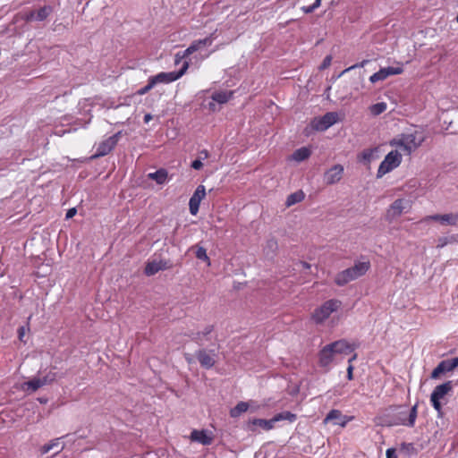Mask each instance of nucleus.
<instances>
[{"label":"nucleus","mask_w":458,"mask_h":458,"mask_svg":"<svg viewBox=\"0 0 458 458\" xmlns=\"http://www.w3.org/2000/svg\"><path fill=\"white\" fill-rule=\"evenodd\" d=\"M384 416V423L386 426L403 425L410 428L414 427L418 416V404L411 409L406 406H390Z\"/></svg>","instance_id":"nucleus-1"},{"label":"nucleus","mask_w":458,"mask_h":458,"mask_svg":"<svg viewBox=\"0 0 458 458\" xmlns=\"http://www.w3.org/2000/svg\"><path fill=\"white\" fill-rule=\"evenodd\" d=\"M369 268V261H358L352 267L339 272L335 276V283L339 286H344L349 282L364 276Z\"/></svg>","instance_id":"nucleus-2"},{"label":"nucleus","mask_w":458,"mask_h":458,"mask_svg":"<svg viewBox=\"0 0 458 458\" xmlns=\"http://www.w3.org/2000/svg\"><path fill=\"white\" fill-rule=\"evenodd\" d=\"M424 141L423 137H418L417 131L412 133H403L398 139H394L391 141L392 146L403 148L407 154L419 148Z\"/></svg>","instance_id":"nucleus-3"},{"label":"nucleus","mask_w":458,"mask_h":458,"mask_svg":"<svg viewBox=\"0 0 458 458\" xmlns=\"http://www.w3.org/2000/svg\"><path fill=\"white\" fill-rule=\"evenodd\" d=\"M219 348L220 345L217 344L216 348H199L198 351H196L195 358L203 369H210L215 366L218 358Z\"/></svg>","instance_id":"nucleus-4"},{"label":"nucleus","mask_w":458,"mask_h":458,"mask_svg":"<svg viewBox=\"0 0 458 458\" xmlns=\"http://www.w3.org/2000/svg\"><path fill=\"white\" fill-rule=\"evenodd\" d=\"M453 381H446L437 386L430 395V402L434 409L437 411L438 416H442V403L440 402L446 394L453 390Z\"/></svg>","instance_id":"nucleus-5"},{"label":"nucleus","mask_w":458,"mask_h":458,"mask_svg":"<svg viewBox=\"0 0 458 458\" xmlns=\"http://www.w3.org/2000/svg\"><path fill=\"white\" fill-rule=\"evenodd\" d=\"M402 162V155L397 150L390 151L379 165L377 178L383 177L386 174L398 167Z\"/></svg>","instance_id":"nucleus-6"},{"label":"nucleus","mask_w":458,"mask_h":458,"mask_svg":"<svg viewBox=\"0 0 458 458\" xmlns=\"http://www.w3.org/2000/svg\"><path fill=\"white\" fill-rule=\"evenodd\" d=\"M340 305L341 301L338 300H328L314 310L312 318L316 323H322L324 320L328 318L329 316L340 307Z\"/></svg>","instance_id":"nucleus-7"},{"label":"nucleus","mask_w":458,"mask_h":458,"mask_svg":"<svg viewBox=\"0 0 458 458\" xmlns=\"http://www.w3.org/2000/svg\"><path fill=\"white\" fill-rule=\"evenodd\" d=\"M188 67V62H184L182 68L179 71L170 72H162L155 76H151L150 79L152 80V83H154L155 86L157 83H170L180 79L186 72Z\"/></svg>","instance_id":"nucleus-8"},{"label":"nucleus","mask_w":458,"mask_h":458,"mask_svg":"<svg viewBox=\"0 0 458 458\" xmlns=\"http://www.w3.org/2000/svg\"><path fill=\"white\" fill-rule=\"evenodd\" d=\"M338 120V114L335 112H328L325 114L321 117H315L310 125L313 130L318 131H324L327 130L330 126L334 125Z\"/></svg>","instance_id":"nucleus-9"},{"label":"nucleus","mask_w":458,"mask_h":458,"mask_svg":"<svg viewBox=\"0 0 458 458\" xmlns=\"http://www.w3.org/2000/svg\"><path fill=\"white\" fill-rule=\"evenodd\" d=\"M120 136H121V132L119 131V132L112 135L111 137L107 138L104 141H102L98 145L96 153L91 157V158L92 159L98 158V157H104V156L107 155L108 153H110L112 151V149L116 146Z\"/></svg>","instance_id":"nucleus-10"},{"label":"nucleus","mask_w":458,"mask_h":458,"mask_svg":"<svg viewBox=\"0 0 458 458\" xmlns=\"http://www.w3.org/2000/svg\"><path fill=\"white\" fill-rule=\"evenodd\" d=\"M214 328L215 327L213 325H208L206 326L201 331H188L185 333V335L190 337L198 345L203 346L205 341L211 340V334L214 331Z\"/></svg>","instance_id":"nucleus-11"},{"label":"nucleus","mask_w":458,"mask_h":458,"mask_svg":"<svg viewBox=\"0 0 458 458\" xmlns=\"http://www.w3.org/2000/svg\"><path fill=\"white\" fill-rule=\"evenodd\" d=\"M458 367V357L450 360H444L440 361L437 366L432 370L430 377L433 379L438 378L442 374L451 372Z\"/></svg>","instance_id":"nucleus-12"},{"label":"nucleus","mask_w":458,"mask_h":458,"mask_svg":"<svg viewBox=\"0 0 458 458\" xmlns=\"http://www.w3.org/2000/svg\"><path fill=\"white\" fill-rule=\"evenodd\" d=\"M206 196V190L203 185H199L189 201L190 213L193 216L197 215L199 209V204Z\"/></svg>","instance_id":"nucleus-13"},{"label":"nucleus","mask_w":458,"mask_h":458,"mask_svg":"<svg viewBox=\"0 0 458 458\" xmlns=\"http://www.w3.org/2000/svg\"><path fill=\"white\" fill-rule=\"evenodd\" d=\"M403 69L402 67H386L381 68L378 72L372 74L369 78L370 82L375 83L379 81L386 80L390 75H396L403 73Z\"/></svg>","instance_id":"nucleus-14"},{"label":"nucleus","mask_w":458,"mask_h":458,"mask_svg":"<svg viewBox=\"0 0 458 458\" xmlns=\"http://www.w3.org/2000/svg\"><path fill=\"white\" fill-rule=\"evenodd\" d=\"M343 174V165H335L325 173L324 180L327 184H334L338 182L342 179Z\"/></svg>","instance_id":"nucleus-15"},{"label":"nucleus","mask_w":458,"mask_h":458,"mask_svg":"<svg viewBox=\"0 0 458 458\" xmlns=\"http://www.w3.org/2000/svg\"><path fill=\"white\" fill-rule=\"evenodd\" d=\"M52 12V8L48 5H45L38 11H29L24 13V19L26 21H44Z\"/></svg>","instance_id":"nucleus-16"},{"label":"nucleus","mask_w":458,"mask_h":458,"mask_svg":"<svg viewBox=\"0 0 458 458\" xmlns=\"http://www.w3.org/2000/svg\"><path fill=\"white\" fill-rule=\"evenodd\" d=\"M256 427H259L262 429L268 431L275 427V423L273 419L265 420V419H253L250 420L247 423V429L250 431H256Z\"/></svg>","instance_id":"nucleus-17"},{"label":"nucleus","mask_w":458,"mask_h":458,"mask_svg":"<svg viewBox=\"0 0 458 458\" xmlns=\"http://www.w3.org/2000/svg\"><path fill=\"white\" fill-rule=\"evenodd\" d=\"M426 220L437 221L442 225H455L458 223V214L457 213H449V214H444V215L436 214V215L427 216Z\"/></svg>","instance_id":"nucleus-18"},{"label":"nucleus","mask_w":458,"mask_h":458,"mask_svg":"<svg viewBox=\"0 0 458 458\" xmlns=\"http://www.w3.org/2000/svg\"><path fill=\"white\" fill-rule=\"evenodd\" d=\"M278 250V242L274 236L269 237L266 241V244L263 247V253L267 259L273 260Z\"/></svg>","instance_id":"nucleus-19"},{"label":"nucleus","mask_w":458,"mask_h":458,"mask_svg":"<svg viewBox=\"0 0 458 458\" xmlns=\"http://www.w3.org/2000/svg\"><path fill=\"white\" fill-rule=\"evenodd\" d=\"M330 348L333 350L334 354H351L353 352V348L345 340L335 341L329 344Z\"/></svg>","instance_id":"nucleus-20"},{"label":"nucleus","mask_w":458,"mask_h":458,"mask_svg":"<svg viewBox=\"0 0 458 458\" xmlns=\"http://www.w3.org/2000/svg\"><path fill=\"white\" fill-rule=\"evenodd\" d=\"M325 423L333 422L335 425L344 427L347 423L345 417L342 415V412L338 410L330 411L324 420Z\"/></svg>","instance_id":"nucleus-21"},{"label":"nucleus","mask_w":458,"mask_h":458,"mask_svg":"<svg viewBox=\"0 0 458 458\" xmlns=\"http://www.w3.org/2000/svg\"><path fill=\"white\" fill-rule=\"evenodd\" d=\"M404 200L402 199H395L387 210V217L389 219H394L399 216L404 209Z\"/></svg>","instance_id":"nucleus-22"},{"label":"nucleus","mask_w":458,"mask_h":458,"mask_svg":"<svg viewBox=\"0 0 458 458\" xmlns=\"http://www.w3.org/2000/svg\"><path fill=\"white\" fill-rule=\"evenodd\" d=\"M334 355L333 350L329 344H327L319 352V365L321 367H327L333 361Z\"/></svg>","instance_id":"nucleus-23"},{"label":"nucleus","mask_w":458,"mask_h":458,"mask_svg":"<svg viewBox=\"0 0 458 458\" xmlns=\"http://www.w3.org/2000/svg\"><path fill=\"white\" fill-rule=\"evenodd\" d=\"M191 438L204 445H209L213 441V437L208 436L205 430H193L191 434Z\"/></svg>","instance_id":"nucleus-24"},{"label":"nucleus","mask_w":458,"mask_h":458,"mask_svg":"<svg viewBox=\"0 0 458 458\" xmlns=\"http://www.w3.org/2000/svg\"><path fill=\"white\" fill-rule=\"evenodd\" d=\"M233 96V91H216L212 94L211 98L213 101L219 104L227 103Z\"/></svg>","instance_id":"nucleus-25"},{"label":"nucleus","mask_w":458,"mask_h":458,"mask_svg":"<svg viewBox=\"0 0 458 458\" xmlns=\"http://www.w3.org/2000/svg\"><path fill=\"white\" fill-rule=\"evenodd\" d=\"M168 173L165 169H158L154 173L148 174V178L156 181L157 184H164L166 182Z\"/></svg>","instance_id":"nucleus-26"},{"label":"nucleus","mask_w":458,"mask_h":458,"mask_svg":"<svg viewBox=\"0 0 458 458\" xmlns=\"http://www.w3.org/2000/svg\"><path fill=\"white\" fill-rule=\"evenodd\" d=\"M304 199V193L302 191H297L293 193H291L287 199H286V201H285V206L286 207H291L296 203H299L301 202L302 199Z\"/></svg>","instance_id":"nucleus-27"},{"label":"nucleus","mask_w":458,"mask_h":458,"mask_svg":"<svg viewBox=\"0 0 458 458\" xmlns=\"http://www.w3.org/2000/svg\"><path fill=\"white\" fill-rule=\"evenodd\" d=\"M272 419L274 423L281 420H288L290 422H293L297 419V416L296 414L286 411L276 414Z\"/></svg>","instance_id":"nucleus-28"},{"label":"nucleus","mask_w":458,"mask_h":458,"mask_svg":"<svg viewBox=\"0 0 458 458\" xmlns=\"http://www.w3.org/2000/svg\"><path fill=\"white\" fill-rule=\"evenodd\" d=\"M249 409V403L246 402H239L233 409L230 411V416L232 418L239 417L242 412L247 411Z\"/></svg>","instance_id":"nucleus-29"},{"label":"nucleus","mask_w":458,"mask_h":458,"mask_svg":"<svg viewBox=\"0 0 458 458\" xmlns=\"http://www.w3.org/2000/svg\"><path fill=\"white\" fill-rule=\"evenodd\" d=\"M159 271H161V269L159 267V263L157 260L148 261L146 264V267L144 269V273L148 276H154L155 274H157Z\"/></svg>","instance_id":"nucleus-30"},{"label":"nucleus","mask_w":458,"mask_h":458,"mask_svg":"<svg viewBox=\"0 0 458 458\" xmlns=\"http://www.w3.org/2000/svg\"><path fill=\"white\" fill-rule=\"evenodd\" d=\"M43 386L40 377H33L30 380L24 383V389L27 391L35 392L38 388Z\"/></svg>","instance_id":"nucleus-31"},{"label":"nucleus","mask_w":458,"mask_h":458,"mask_svg":"<svg viewBox=\"0 0 458 458\" xmlns=\"http://www.w3.org/2000/svg\"><path fill=\"white\" fill-rule=\"evenodd\" d=\"M191 250H194L195 256L198 259L206 261L208 265L210 264L209 258L207 255V250L204 247L196 245L192 246Z\"/></svg>","instance_id":"nucleus-32"},{"label":"nucleus","mask_w":458,"mask_h":458,"mask_svg":"<svg viewBox=\"0 0 458 458\" xmlns=\"http://www.w3.org/2000/svg\"><path fill=\"white\" fill-rule=\"evenodd\" d=\"M213 42V34H211L210 36L203 38V39H199V40H195L193 41L191 46V47H194V48H196V51H198L199 49L204 47H207V46H210Z\"/></svg>","instance_id":"nucleus-33"},{"label":"nucleus","mask_w":458,"mask_h":458,"mask_svg":"<svg viewBox=\"0 0 458 458\" xmlns=\"http://www.w3.org/2000/svg\"><path fill=\"white\" fill-rule=\"evenodd\" d=\"M458 242V235H451V236H443L439 237L437 240V248H443L448 243Z\"/></svg>","instance_id":"nucleus-34"},{"label":"nucleus","mask_w":458,"mask_h":458,"mask_svg":"<svg viewBox=\"0 0 458 458\" xmlns=\"http://www.w3.org/2000/svg\"><path fill=\"white\" fill-rule=\"evenodd\" d=\"M310 156V151L307 148H301L294 151L293 157L296 161H303Z\"/></svg>","instance_id":"nucleus-35"},{"label":"nucleus","mask_w":458,"mask_h":458,"mask_svg":"<svg viewBox=\"0 0 458 458\" xmlns=\"http://www.w3.org/2000/svg\"><path fill=\"white\" fill-rule=\"evenodd\" d=\"M370 113L373 115H379L384 113L386 109V104L385 102H378L377 104L372 105L370 107Z\"/></svg>","instance_id":"nucleus-36"},{"label":"nucleus","mask_w":458,"mask_h":458,"mask_svg":"<svg viewBox=\"0 0 458 458\" xmlns=\"http://www.w3.org/2000/svg\"><path fill=\"white\" fill-rule=\"evenodd\" d=\"M194 52H196V48H194V47H191L190 45V47L183 51L182 55H180V53L176 54V55H175V64H179L181 59L189 56L190 55H191Z\"/></svg>","instance_id":"nucleus-37"},{"label":"nucleus","mask_w":458,"mask_h":458,"mask_svg":"<svg viewBox=\"0 0 458 458\" xmlns=\"http://www.w3.org/2000/svg\"><path fill=\"white\" fill-rule=\"evenodd\" d=\"M27 331H30L29 326L28 327L21 326L18 328V331H17L19 340L24 344L27 343V339H25Z\"/></svg>","instance_id":"nucleus-38"},{"label":"nucleus","mask_w":458,"mask_h":458,"mask_svg":"<svg viewBox=\"0 0 458 458\" xmlns=\"http://www.w3.org/2000/svg\"><path fill=\"white\" fill-rule=\"evenodd\" d=\"M43 386L52 383L55 380V373L49 372L46 376L40 377Z\"/></svg>","instance_id":"nucleus-39"},{"label":"nucleus","mask_w":458,"mask_h":458,"mask_svg":"<svg viewBox=\"0 0 458 458\" xmlns=\"http://www.w3.org/2000/svg\"><path fill=\"white\" fill-rule=\"evenodd\" d=\"M154 87H155V84L152 83V80L149 78L148 81V84L146 86H144L143 88L140 89L138 90V94L139 95H145L146 93H148Z\"/></svg>","instance_id":"nucleus-40"},{"label":"nucleus","mask_w":458,"mask_h":458,"mask_svg":"<svg viewBox=\"0 0 458 458\" xmlns=\"http://www.w3.org/2000/svg\"><path fill=\"white\" fill-rule=\"evenodd\" d=\"M60 438H55L49 442V445H52V449H56L55 454L60 453L64 449V445H61Z\"/></svg>","instance_id":"nucleus-41"},{"label":"nucleus","mask_w":458,"mask_h":458,"mask_svg":"<svg viewBox=\"0 0 458 458\" xmlns=\"http://www.w3.org/2000/svg\"><path fill=\"white\" fill-rule=\"evenodd\" d=\"M356 359V354L354 353L350 359H349V363H351L353 360ZM352 371H353V366L352 364H349L348 368H347V378L349 380H352L353 378V374H352Z\"/></svg>","instance_id":"nucleus-42"},{"label":"nucleus","mask_w":458,"mask_h":458,"mask_svg":"<svg viewBox=\"0 0 458 458\" xmlns=\"http://www.w3.org/2000/svg\"><path fill=\"white\" fill-rule=\"evenodd\" d=\"M320 4L321 2H314L313 4L306 7V6H302L301 7V10L305 13H312L313 11H315L317 8H318L320 6Z\"/></svg>","instance_id":"nucleus-43"},{"label":"nucleus","mask_w":458,"mask_h":458,"mask_svg":"<svg viewBox=\"0 0 458 458\" xmlns=\"http://www.w3.org/2000/svg\"><path fill=\"white\" fill-rule=\"evenodd\" d=\"M373 153H374V150L373 149H365L363 152H362V158L369 163L372 158H373Z\"/></svg>","instance_id":"nucleus-44"},{"label":"nucleus","mask_w":458,"mask_h":458,"mask_svg":"<svg viewBox=\"0 0 458 458\" xmlns=\"http://www.w3.org/2000/svg\"><path fill=\"white\" fill-rule=\"evenodd\" d=\"M331 62H332V56L331 55H327L323 62L321 63V64L319 65V70H325L327 68H328L331 64Z\"/></svg>","instance_id":"nucleus-45"},{"label":"nucleus","mask_w":458,"mask_h":458,"mask_svg":"<svg viewBox=\"0 0 458 458\" xmlns=\"http://www.w3.org/2000/svg\"><path fill=\"white\" fill-rule=\"evenodd\" d=\"M368 63H369V60H363V61H362L361 63H360V64H354V65H352V66H350L349 68H347V69L344 70V71L341 72V74H340L339 76H341V75L344 74L345 72H349V71H351V70H352V69H355V68H357V67H363V66H364L366 64H368Z\"/></svg>","instance_id":"nucleus-46"},{"label":"nucleus","mask_w":458,"mask_h":458,"mask_svg":"<svg viewBox=\"0 0 458 458\" xmlns=\"http://www.w3.org/2000/svg\"><path fill=\"white\" fill-rule=\"evenodd\" d=\"M159 267L161 270H166L173 267V264L169 260H159Z\"/></svg>","instance_id":"nucleus-47"},{"label":"nucleus","mask_w":458,"mask_h":458,"mask_svg":"<svg viewBox=\"0 0 458 458\" xmlns=\"http://www.w3.org/2000/svg\"><path fill=\"white\" fill-rule=\"evenodd\" d=\"M191 166L195 170H199L203 167V164L201 162L200 158H197L194 161H192Z\"/></svg>","instance_id":"nucleus-48"},{"label":"nucleus","mask_w":458,"mask_h":458,"mask_svg":"<svg viewBox=\"0 0 458 458\" xmlns=\"http://www.w3.org/2000/svg\"><path fill=\"white\" fill-rule=\"evenodd\" d=\"M386 458H397L396 452L394 448H388L386 450Z\"/></svg>","instance_id":"nucleus-49"},{"label":"nucleus","mask_w":458,"mask_h":458,"mask_svg":"<svg viewBox=\"0 0 458 458\" xmlns=\"http://www.w3.org/2000/svg\"><path fill=\"white\" fill-rule=\"evenodd\" d=\"M77 213V209L75 208H72L70 209L67 210L66 212V218L69 219V218H72Z\"/></svg>","instance_id":"nucleus-50"},{"label":"nucleus","mask_w":458,"mask_h":458,"mask_svg":"<svg viewBox=\"0 0 458 458\" xmlns=\"http://www.w3.org/2000/svg\"><path fill=\"white\" fill-rule=\"evenodd\" d=\"M50 450H52V445H49V443L46 444L41 447V454H45L48 453Z\"/></svg>","instance_id":"nucleus-51"},{"label":"nucleus","mask_w":458,"mask_h":458,"mask_svg":"<svg viewBox=\"0 0 458 458\" xmlns=\"http://www.w3.org/2000/svg\"><path fill=\"white\" fill-rule=\"evenodd\" d=\"M50 450H52V445H49V443L46 444L41 447V454H45L48 453Z\"/></svg>","instance_id":"nucleus-52"},{"label":"nucleus","mask_w":458,"mask_h":458,"mask_svg":"<svg viewBox=\"0 0 458 458\" xmlns=\"http://www.w3.org/2000/svg\"><path fill=\"white\" fill-rule=\"evenodd\" d=\"M199 155H200V157H199L200 159L207 158L208 157V151L206 149H203L200 151Z\"/></svg>","instance_id":"nucleus-53"},{"label":"nucleus","mask_w":458,"mask_h":458,"mask_svg":"<svg viewBox=\"0 0 458 458\" xmlns=\"http://www.w3.org/2000/svg\"><path fill=\"white\" fill-rule=\"evenodd\" d=\"M402 446H403V447H405V448H406V450H410V449H411V450H413V449H414L413 444H411V443H409V444L403 443V444L402 445Z\"/></svg>","instance_id":"nucleus-54"},{"label":"nucleus","mask_w":458,"mask_h":458,"mask_svg":"<svg viewBox=\"0 0 458 458\" xmlns=\"http://www.w3.org/2000/svg\"><path fill=\"white\" fill-rule=\"evenodd\" d=\"M150 120H152V115L150 114H146L144 115V123H148Z\"/></svg>","instance_id":"nucleus-55"},{"label":"nucleus","mask_w":458,"mask_h":458,"mask_svg":"<svg viewBox=\"0 0 458 458\" xmlns=\"http://www.w3.org/2000/svg\"><path fill=\"white\" fill-rule=\"evenodd\" d=\"M185 359L188 361V363H191L192 362V358L191 357L190 354H186L185 355Z\"/></svg>","instance_id":"nucleus-56"},{"label":"nucleus","mask_w":458,"mask_h":458,"mask_svg":"<svg viewBox=\"0 0 458 458\" xmlns=\"http://www.w3.org/2000/svg\"><path fill=\"white\" fill-rule=\"evenodd\" d=\"M301 265H302V267H305V268H310V265L309 263H307V262H304V261H303V262H301Z\"/></svg>","instance_id":"nucleus-57"},{"label":"nucleus","mask_w":458,"mask_h":458,"mask_svg":"<svg viewBox=\"0 0 458 458\" xmlns=\"http://www.w3.org/2000/svg\"><path fill=\"white\" fill-rule=\"evenodd\" d=\"M215 107H216V104H214V103H209V109H211V110H215Z\"/></svg>","instance_id":"nucleus-58"},{"label":"nucleus","mask_w":458,"mask_h":458,"mask_svg":"<svg viewBox=\"0 0 458 458\" xmlns=\"http://www.w3.org/2000/svg\"><path fill=\"white\" fill-rule=\"evenodd\" d=\"M40 402H41L42 403H47V400H46V399H45V400H44V399H40Z\"/></svg>","instance_id":"nucleus-59"}]
</instances>
